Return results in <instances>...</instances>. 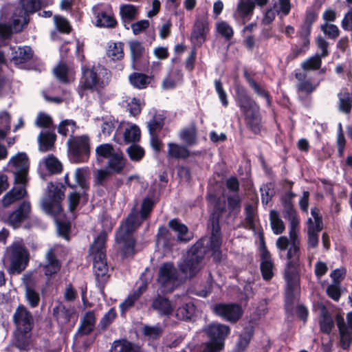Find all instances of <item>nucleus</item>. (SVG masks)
I'll return each mask as SVG.
<instances>
[{
	"instance_id": "41",
	"label": "nucleus",
	"mask_w": 352,
	"mask_h": 352,
	"mask_svg": "<svg viewBox=\"0 0 352 352\" xmlns=\"http://www.w3.org/2000/svg\"><path fill=\"white\" fill-rule=\"evenodd\" d=\"M182 79V74L179 71H175L169 74L162 82V87L164 89H170L176 87L177 82Z\"/></svg>"
},
{
	"instance_id": "52",
	"label": "nucleus",
	"mask_w": 352,
	"mask_h": 352,
	"mask_svg": "<svg viewBox=\"0 0 352 352\" xmlns=\"http://www.w3.org/2000/svg\"><path fill=\"white\" fill-rule=\"evenodd\" d=\"M25 299L28 302L31 307H36L40 302V295L35 289L30 286H27L25 289Z\"/></svg>"
},
{
	"instance_id": "12",
	"label": "nucleus",
	"mask_w": 352,
	"mask_h": 352,
	"mask_svg": "<svg viewBox=\"0 0 352 352\" xmlns=\"http://www.w3.org/2000/svg\"><path fill=\"white\" fill-rule=\"evenodd\" d=\"M220 214L214 212L210 217L209 223L211 226V237L210 239V247L212 252L214 259L216 261H220L221 252L220 248L221 245V238L220 235L219 227Z\"/></svg>"
},
{
	"instance_id": "14",
	"label": "nucleus",
	"mask_w": 352,
	"mask_h": 352,
	"mask_svg": "<svg viewBox=\"0 0 352 352\" xmlns=\"http://www.w3.org/2000/svg\"><path fill=\"white\" fill-rule=\"evenodd\" d=\"M212 310L216 315L231 322H237L243 314L241 307L234 303H219Z\"/></svg>"
},
{
	"instance_id": "54",
	"label": "nucleus",
	"mask_w": 352,
	"mask_h": 352,
	"mask_svg": "<svg viewBox=\"0 0 352 352\" xmlns=\"http://www.w3.org/2000/svg\"><path fill=\"white\" fill-rule=\"evenodd\" d=\"M163 329L160 326L145 325L142 328V333L150 339H157L162 333Z\"/></svg>"
},
{
	"instance_id": "59",
	"label": "nucleus",
	"mask_w": 352,
	"mask_h": 352,
	"mask_svg": "<svg viewBox=\"0 0 352 352\" xmlns=\"http://www.w3.org/2000/svg\"><path fill=\"white\" fill-rule=\"evenodd\" d=\"M129 47L132 59L133 61H135L142 56L144 51V48L142 43L137 41H131L129 43Z\"/></svg>"
},
{
	"instance_id": "62",
	"label": "nucleus",
	"mask_w": 352,
	"mask_h": 352,
	"mask_svg": "<svg viewBox=\"0 0 352 352\" xmlns=\"http://www.w3.org/2000/svg\"><path fill=\"white\" fill-rule=\"evenodd\" d=\"M54 22L57 29L62 32L69 33L72 28L69 21L64 17L60 16H54Z\"/></svg>"
},
{
	"instance_id": "29",
	"label": "nucleus",
	"mask_w": 352,
	"mask_h": 352,
	"mask_svg": "<svg viewBox=\"0 0 352 352\" xmlns=\"http://www.w3.org/2000/svg\"><path fill=\"white\" fill-rule=\"evenodd\" d=\"M32 56L33 52L30 47H19L13 52L12 60L15 65H20L29 61Z\"/></svg>"
},
{
	"instance_id": "42",
	"label": "nucleus",
	"mask_w": 352,
	"mask_h": 352,
	"mask_svg": "<svg viewBox=\"0 0 352 352\" xmlns=\"http://www.w3.org/2000/svg\"><path fill=\"white\" fill-rule=\"evenodd\" d=\"M20 4L21 9L25 14L30 15L34 13L41 8V3L40 0H21Z\"/></svg>"
},
{
	"instance_id": "24",
	"label": "nucleus",
	"mask_w": 352,
	"mask_h": 352,
	"mask_svg": "<svg viewBox=\"0 0 352 352\" xmlns=\"http://www.w3.org/2000/svg\"><path fill=\"white\" fill-rule=\"evenodd\" d=\"M30 17L25 14L23 10H16L13 15L10 27L14 33L21 32L23 28L28 24Z\"/></svg>"
},
{
	"instance_id": "44",
	"label": "nucleus",
	"mask_w": 352,
	"mask_h": 352,
	"mask_svg": "<svg viewBox=\"0 0 352 352\" xmlns=\"http://www.w3.org/2000/svg\"><path fill=\"white\" fill-rule=\"evenodd\" d=\"M120 15L124 21H133L137 17L138 9L133 5H122L120 7Z\"/></svg>"
},
{
	"instance_id": "27",
	"label": "nucleus",
	"mask_w": 352,
	"mask_h": 352,
	"mask_svg": "<svg viewBox=\"0 0 352 352\" xmlns=\"http://www.w3.org/2000/svg\"><path fill=\"white\" fill-rule=\"evenodd\" d=\"M167 155L170 158L186 159L190 155V151L186 146L179 145L176 143L170 142L168 144Z\"/></svg>"
},
{
	"instance_id": "37",
	"label": "nucleus",
	"mask_w": 352,
	"mask_h": 352,
	"mask_svg": "<svg viewBox=\"0 0 352 352\" xmlns=\"http://www.w3.org/2000/svg\"><path fill=\"white\" fill-rule=\"evenodd\" d=\"M56 140V135L52 133H42L38 136L40 149L42 151H47L54 146Z\"/></svg>"
},
{
	"instance_id": "5",
	"label": "nucleus",
	"mask_w": 352,
	"mask_h": 352,
	"mask_svg": "<svg viewBox=\"0 0 352 352\" xmlns=\"http://www.w3.org/2000/svg\"><path fill=\"white\" fill-rule=\"evenodd\" d=\"M65 188L60 184H47V190L41 199V208L48 214L56 216L62 211L61 201L65 197Z\"/></svg>"
},
{
	"instance_id": "25",
	"label": "nucleus",
	"mask_w": 352,
	"mask_h": 352,
	"mask_svg": "<svg viewBox=\"0 0 352 352\" xmlns=\"http://www.w3.org/2000/svg\"><path fill=\"white\" fill-rule=\"evenodd\" d=\"M94 268L96 279L100 284H104L108 279L107 272L108 267L105 258L100 259L99 258L94 257Z\"/></svg>"
},
{
	"instance_id": "19",
	"label": "nucleus",
	"mask_w": 352,
	"mask_h": 352,
	"mask_svg": "<svg viewBox=\"0 0 352 352\" xmlns=\"http://www.w3.org/2000/svg\"><path fill=\"white\" fill-rule=\"evenodd\" d=\"M283 217L289 222V237L294 239L298 236L299 219L293 205L283 206Z\"/></svg>"
},
{
	"instance_id": "23",
	"label": "nucleus",
	"mask_w": 352,
	"mask_h": 352,
	"mask_svg": "<svg viewBox=\"0 0 352 352\" xmlns=\"http://www.w3.org/2000/svg\"><path fill=\"white\" fill-rule=\"evenodd\" d=\"M107 239V233L102 232L98 237L94 240L93 244L90 247L89 252L93 258L96 257L100 259L105 258V242Z\"/></svg>"
},
{
	"instance_id": "45",
	"label": "nucleus",
	"mask_w": 352,
	"mask_h": 352,
	"mask_svg": "<svg viewBox=\"0 0 352 352\" xmlns=\"http://www.w3.org/2000/svg\"><path fill=\"white\" fill-rule=\"evenodd\" d=\"M31 331H20L16 329L14 331V338L16 340V345L20 349H26L30 343V336L28 333Z\"/></svg>"
},
{
	"instance_id": "31",
	"label": "nucleus",
	"mask_w": 352,
	"mask_h": 352,
	"mask_svg": "<svg viewBox=\"0 0 352 352\" xmlns=\"http://www.w3.org/2000/svg\"><path fill=\"white\" fill-rule=\"evenodd\" d=\"M96 317L93 311H88L84 316L80 326L78 328V333L80 336L90 333L95 327Z\"/></svg>"
},
{
	"instance_id": "39",
	"label": "nucleus",
	"mask_w": 352,
	"mask_h": 352,
	"mask_svg": "<svg viewBox=\"0 0 352 352\" xmlns=\"http://www.w3.org/2000/svg\"><path fill=\"white\" fill-rule=\"evenodd\" d=\"M254 3L250 0L241 1L236 8V13L241 18H245L251 15L254 9Z\"/></svg>"
},
{
	"instance_id": "32",
	"label": "nucleus",
	"mask_w": 352,
	"mask_h": 352,
	"mask_svg": "<svg viewBox=\"0 0 352 352\" xmlns=\"http://www.w3.org/2000/svg\"><path fill=\"white\" fill-rule=\"evenodd\" d=\"M73 311L66 308L62 303H58L53 309L54 316L61 324L67 323L70 320Z\"/></svg>"
},
{
	"instance_id": "17",
	"label": "nucleus",
	"mask_w": 352,
	"mask_h": 352,
	"mask_svg": "<svg viewBox=\"0 0 352 352\" xmlns=\"http://www.w3.org/2000/svg\"><path fill=\"white\" fill-rule=\"evenodd\" d=\"M13 322L16 329L20 331H31L34 324L32 314L23 305H19L16 309L13 315Z\"/></svg>"
},
{
	"instance_id": "36",
	"label": "nucleus",
	"mask_w": 352,
	"mask_h": 352,
	"mask_svg": "<svg viewBox=\"0 0 352 352\" xmlns=\"http://www.w3.org/2000/svg\"><path fill=\"white\" fill-rule=\"evenodd\" d=\"M96 25L107 28H113L117 25L115 18L105 12H100L96 16Z\"/></svg>"
},
{
	"instance_id": "50",
	"label": "nucleus",
	"mask_w": 352,
	"mask_h": 352,
	"mask_svg": "<svg viewBox=\"0 0 352 352\" xmlns=\"http://www.w3.org/2000/svg\"><path fill=\"white\" fill-rule=\"evenodd\" d=\"M45 165L46 168L52 174H57L62 171V164L53 155H49L45 160Z\"/></svg>"
},
{
	"instance_id": "7",
	"label": "nucleus",
	"mask_w": 352,
	"mask_h": 352,
	"mask_svg": "<svg viewBox=\"0 0 352 352\" xmlns=\"http://www.w3.org/2000/svg\"><path fill=\"white\" fill-rule=\"evenodd\" d=\"M6 256L10 261V270L12 273H21L29 261V253L22 241L14 242L8 247Z\"/></svg>"
},
{
	"instance_id": "33",
	"label": "nucleus",
	"mask_w": 352,
	"mask_h": 352,
	"mask_svg": "<svg viewBox=\"0 0 352 352\" xmlns=\"http://www.w3.org/2000/svg\"><path fill=\"white\" fill-rule=\"evenodd\" d=\"M195 313V307L192 302L184 303L176 310V316L182 320H190Z\"/></svg>"
},
{
	"instance_id": "47",
	"label": "nucleus",
	"mask_w": 352,
	"mask_h": 352,
	"mask_svg": "<svg viewBox=\"0 0 352 352\" xmlns=\"http://www.w3.org/2000/svg\"><path fill=\"white\" fill-rule=\"evenodd\" d=\"M270 219L273 232L276 234H281L285 230V225L280 219L278 212L275 210H272L270 214Z\"/></svg>"
},
{
	"instance_id": "40",
	"label": "nucleus",
	"mask_w": 352,
	"mask_h": 352,
	"mask_svg": "<svg viewBox=\"0 0 352 352\" xmlns=\"http://www.w3.org/2000/svg\"><path fill=\"white\" fill-rule=\"evenodd\" d=\"M145 288L146 287H140L126 298V299L120 305V308L123 312L133 305L135 302L142 296Z\"/></svg>"
},
{
	"instance_id": "9",
	"label": "nucleus",
	"mask_w": 352,
	"mask_h": 352,
	"mask_svg": "<svg viewBox=\"0 0 352 352\" xmlns=\"http://www.w3.org/2000/svg\"><path fill=\"white\" fill-rule=\"evenodd\" d=\"M14 169V182L27 183L30 162L25 153L20 152L12 156L8 164Z\"/></svg>"
},
{
	"instance_id": "57",
	"label": "nucleus",
	"mask_w": 352,
	"mask_h": 352,
	"mask_svg": "<svg viewBox=\"0 0 352 352\" xmlns=\"http://www.w3.org/2000/svg\"><path fill=\"white\" fill-rule=\"evenodd\" d=\"M126 153H128L130 159L133 161H140L144 155V149L136 144L130 146L126 149Z\"/></svg>"
},
{
	"instance_id": "6",
	"label": "nucleus",
	"mask_w": 352,
	"mask_h": 352,
	"mask_svg": "<svg viewBox=\"0 0 352 352\" xmlns=\"http://www.w3.org/2000/svg\"><path fill=\"white\" fill-rule=\"evenodd\" d=\"M96 158L98 161L107 159V166L113 173H120L125 166L126 160L123 153L116 150L111 144H102L96 148Z\"/></svg>"
},
{
	"instance_id": "21",
	"label": "nucleus",
	"mask_w": 352,
	"mask_h": 352,
	"mask_svg": "<svg viewBox=\"0 0 352 352\" xmlns=\"http://www.w3.org/2000/svg\"><path fill=\"white\" fill-rule=\"evenodd\" d=\"M274 264L271 258L269 251L265 248H263L261 253V271L263 278L266 280H270L273 276V270Z\"/></svg>"
},
{
	"instance_id": "18",
	"label": "nucleus",
	"mask_w": 352,
	"mask_h": 352,
	"mask_svg": "<svg viewBox=\"0 0 352 352\" xmlns=\"http://www.w3.org/2000/svg\"><path fill=\"white\" fill-rule=\"evenodd\" d=\"M26 184L14 182L13 188L6 192L2 198V206L3 208H8L16 201L23 199L27 195Z\"/></svg>"
},
{
	"instance_id": "51",
	"label": "nucleus",
	"mask_w": 352,
	"mask_h": 352,
	"mask_svg": "<svg viewBox=\"0 0 352 352\" xmlns=\"http://www.w3.org/2000/svg\"><path fill=\"white\" fill-rule=\"evenodd\" d=\"M164 126V118L161 115H154L153 118L148 122V128L150 135H157Z\"/></svg>"
},
{
	"instance_id": "34",
	"label": "nucleus",
	"mask_w": 352,
	"mask_h": 352,
	"mask_svg": "<svg viewBox=\"0 0 352 352\" xmlns=\"http://www.w3.org/2000/svg\"><path fill=\"white\" fill-rule=\"evenodd\" d=\"M168 226L175 232H177V238L182 241H188L190 238L186 236L188 234V228L177 219H172L168 223Z\"/></svg>"
},
{
	"instance_id": "63",
	"label": "nucleus",
	"mask_w": 352,
	"mask_h": 352,
	"mask_svg": "<svg viewBox=\"0 0 352 352\" xmlns=\"http://www.w3.org/2000/svg\"><path fill=\"white\" fill-rule=\"evenodd\" d=\"M111 172L110 168L109 169H99L95 171V182L98 185H103L104 182L111 176Z\"/></svg>"
},
{
	"instance_id": "58",
	"label": "nucleus",
	"mask_w": 352,
	"mask_h": 352,
	"mask_svg": "<svg viewBox=\"0 0 352 352\" xmlns=\"http://www.w3.org/2000/svg\"><path fill=\"white\" fill-rule=\"evenodd\" d=\"M320 29L325 35L332 39L337 38L340 34V30L338 28L333 24L325 23L321 25Z\"/></svg>"
},
{
	"instance_id": "16",
	"label": "nucleus",
	"mask_w": 352,
	"mask_h": 352,
	"mask_svg": "<svg viewBox=\"0 0 352 352\" xmlns=\"http://www.w3.org/2000/svg\"><path fill=\"white\" fill-rule=\"evenodd\" d=\"M31 213V205L29 201H23L17 208L10 212L6 217L5 222L17 228L21 223L30 217Z\"/></svg>"
},
{
	"instance_id": "11",
	"label": "nucleus",
	"mask_w": 352,
	"mask_h": 352,
	"mask_svg": "<svg viewBox=\"0 0 352 352\" xmlns=\"http://www.w3.org/2000/svg\"><path fill=\"white\" fill-rule=\"evenodd\" d=\"M69 149L76 162L87 159L90 148L89 139L86 135L72 137L68 141Z\"/></svg>"
},
{
	"instance_id": "61",
	"label": "nucleus",
	"mask_w": 352,
	"mask_h": 352,
	"mask_svg": "<svg viewBox=\"0 0 352 352\" xmlns=\"http://www.w3.org/2000/svg\"><path fill=\"white\" fill-rule=\"evenodd\" d=\"M247 80L252 87V88L254 90V91L259 96H263L266 98L268 104H270V99L269 96V94L261 87L255 80H254L250 76L247 75Z\"/></svg>"
},
{
	"instance_id": "13",
	"label": "nucleus",
	"mask_w": 352,
	"mask_h": 352,
	"mask_svg": "<svg viewBox=\"0 0 352 352\" xmlns=\"http://www.w3.org/2000/svg\"><path fill=\"white\" fill-rule=\"evenodd\" d=\"M347 323L344 318L338 314L336 318L340 333V346L343 350H348L352 343V312L346 316Z\"/></svg>"
},
{
	"instance_id": "49",
	"label": "nucleus",
	"mask_w": 352,
	"mask_h": 352,
	"mask_svg": "<svg viewBox=\"0 0 352 352\" xmlns=\"http://www.w3.org/2000/svg\"><path fill=\"white\" fill-rule=\"evenodd\" d=\"M107 56L112 60H120L124 56L123 43H113L109 45Z\"/></svg>"
},
{
	"instance_id": "53",
	"label": "nucleus",
	"mask_w": 352,
	"mask_h": 352,
	"mask_svg": "<svg viewBox=\"0 0 352 352\" xmlns=\"http://www.w3.org/2000/svg\"><path fill=\"white\" fill-rule=\"evenodd\" d=\"M321 56H320L318 54H316L315 56L309 58L305 62L302 63V68L305 71L307 70H315L318 69L320 67L321 65Z\"/></svg>"
},
{
	"instance_id": "28",
	"label": "nucleus",
	"mask_w": 352,
	"mask_h": 352,
	"mask_svg": "<svg viewBox=\"0 0 352 352\" xmlns=\"http://www.w3.org/2000/svg\"><path fill=\"white\" fill-rule=\"evenodd\" d=\"M151 306L162 316H170L173 311L171 302L167 298L160 296L153 300Z\"/></svg>"
},
{
	"instance_id": "2",
	"label": "nucleus",
	"mask_w": 352,
	"mask_h": 352,
	"mask_svg": "<svg viewBox=\"0 0 352 352\" xmlns=\"http://www.w3.org/2000/svg\"><path fill=\"white\" fill-rule=\"evenodd\" d=\"M205 239L198 241L186 253L183 260L178 264L182 278L192 279L202 269L203 260L205 257L207 247Z\"/></svg>"
},
{
	"instance_id": "60",
	"label": "nucleus",
	"mask_w": 352,
	"mask_h": 352,
	"mask_svg": "<svg viewBox=\"0 0 352 352\" xmlns=\"http://www.w3.org/2000/svg\"><path fill=\"white\" fill-rule=\"evenodd\" d=\"M252 336V329H246L245 331L240 336V339L237 343L239 351H243L249 344L250 340Z\"/></svg>"
},
{
	"instance_id": "15",
	"label": "nucleus",
	"mask_w": 352,
	"mask_h": 352,
	"mask_svg": "<svg viewBox=\"0 0 352 352\" xmlns=\"http://www.w3.org/2000/svg\"><path fill=\"white\" fill-rule=\"evenodd\" d=\"M107 82L100 80L98 77L96 72L94 69L86 68L82 70V76L80 80V95L81 91L85 90H98L104 88Z\"/></svg>"
},
{
	"instance_id": "20",
	"label": "nucleus",
	"mask_w": 352,
	"mask_h": 352,
	"mask_svg": "<svg viewBox=\"0 0 352 352\" xmlns=\"http://www.w3.org/2000/svg\"><path fill=\"white\" fill-rule=\"evenodd\" d=\"M61 267V263L56 258L54 249H50L45 255V262L43 264L45 274L47 276H52L57 274Z\"/></svg>"
},
{
	"instance_id": "26",
	"label": "nucleus",
	"mask_w": 352,
	"mask_h": 352,
	"mask_svg": "<svg viewBox=\"0 0 352 352\" xmlns=\"http://www.w3.org/2000/svg\"><path fill=\"white\" fill-rule=\"evenodd\" d=\"M179 137L186 146L195 145L197 140V129L196 124L192 123L189 126L184 128L180 131Z\"/></svg>"
},
{
	"instance_id": "4",
	"label": "nucleus",
	"mask_w": 352,
	"mask_h": 352,
	"mask_svg": "<svg viewBox=\"0 0 352 352\" xmlns=\"http://www.w3.org/2000/svg\"><path fill=\"white\" fill-rule=\"evenodd\" d=\"M239 105L244 114L245 122L250 129L258 133L261 130V116L259 107L243 88L238 87L236 90Z\"/></svg>"
},
{
	"instance_id": "22",
	"label": "nucleus",
	"mask_w": 352,
	"mask_h": 352,
	"mask_svg": "<svg viewBox=\"0 0 352 352\" xmlns=\"http://www.w3.org/2000/svg\"><path fill=\"white\" fill-rule=\"evenodd\" d=\"M208 30V23L206 20H196L191 34V41L196 45H201L206 40V35Z\"/></svg>"
},
{
	"instance_id": "64",
	"label": "nucleus",
	"mask_w": 352,
	"mask_h": 352,
	"mask_svg": "<svg viewBox=\"0 0 352 352\" xmlns=\"http://www.w3.org/2000/svg\"><path fill=\"white\" fill-rule=\"evenodd\" d=\"M76 128L75 122L72 120H64L63 121L58 129V131L59 133L62 134L64 136H66L69 131L74 132Z\"/></svg>"
},
{
	"instance_id": "55",
	"label": "nucleus",
	"mask_w": 352,
	"mask_h": 352,
	"mask_svg": "<svg viewBox=\"0 0 352 352\" xmlns=\"http://www.w3.org/2000/svg\"><path fill=\"white\" fill-rule=\"evenodd\" d=\"M217 31L228 41L230 40L234 34L231 26L225 21H221L217 24Z\"/></svg>"
},
{
	"instance_id": "43",
	"label": "nucleus",
	"mask_w": 352,
	"mask_h": 352,
	"mask_svg": "<svg viewBox=\"0 0 352 352\" xmlns=\"http://www.w3.org/2000/svg\"><path fill=\"white\" fill-rule=\"evenodd\" d=\"M123 136L126 143L138 142L140 139V130L137 125L132 124L125 129Z\"/></svg>"
},
{
	"instance_id": "46",
	"label": "nucleus",
	"mask_w": 352,
	"mask_h": 352,
	"mask_svg": "<svg viewBox=\"0 0 352 352\" xmlns=\"http://www.w3.org/2000/svg\"><path fill=\"white\" fill-rule=\"evenodd\" d=\"M245 228L254 230L256 221V207L252 204H247L245 208Z\"/></svg>"
},
{
	"instance_id": "3",
	"label": "nucleus",
	"mask_w": 352,
	"mask_h": 352,
	"mask_svg": "<svg viewBox=\"0 0 352 352\" xmlns=\"http://www.w3.org/2000/svg\"><path fill=\"white\" fill-rule=\"evenodd\" d=\"M292 245L287 252L288 263L285 272V278L287 281L286 300L292 303L298 293V281L296 273V265H298L300 258V247L298 236L290 239Z\"/></svg>"
},
{
	"instance_id": "1",
	"label": "nucleus",
	"mask_w": 352,
	"mask_h": 352,
	"mask_svg": "<svg viewBox=\"0 0 352 352\" xmlns=\"http://www.w3.org/2000/svg\"><path fill=\"white\" fill-rule=\"evenodd\" d=\"M154 202L150 198L144 199L140 216L137 210H133L129 215L125 222L120 226L116 240L118 243H122V252L125 256L134 254L135 240L130 236V234L138 228L142 220L146 219L151 212Z\"/></svg>"
},
{
	"instance_id": "10",
	"label": "nucleus",
	"mask_w": 352,
	"mask_h": 352,
	"mask_svg": "<svg viewBox=\"0 0 352 352\" xmlns=\"http://www.w3.org/2000/svg\"><path fill=\"white\" fill-rule=\"evenodd\" d=\"M204 331L210 338V343L217 345L218 349H223L224 341L229 335L230 329L226 324L212 322L204 328Z\"/></svg>"
},
{
	"instance_id": "48",
	"label": "nucleus",
	"mask_w": 352,
	"mask_h": 352,
	"mask_svg": "<svg viewBox=\"0 0 352 352\" xmlns=\"http://www.w3.org/2000/svg\"><path fill=\"white\" fill-rule=\"evenodd\" d=\"M86 171L82 168H78L74 173L76 184H72L68 180V174L65 176V183L72 188H74L76 185L80 186L82 188H86L87 187L85 179Z\"/></svg>"
},
{
	"instance_id": "8",
	"label": "nucleus",
	"mask_w": 352,
	"mask_h": 352,
	"mask_svg": "<svg viewBox=\"0 0 352 352\" xmlns=\"http://www.w3.org/2000/svg\"><path fill=\"white\" fill-rule=\"evenodd\" d=\"M157 282L160 284L162 292H171L182 282L177 268L173 263H163L158 272Z\"/></svg>"
},
{
	"instance_id": "35",
	"label": "nucleus",
	"mask_w": 352,
	"mask_h": 352,
	"mask_svg": "<svg viewBox=\"0 0 352 352\" xmlns=\"http://www.w3.org/2000/svg\"><path fill=\"white\" fill-rule=\"evenodd\" d=\"M129 80L135 87L144 89L151 82V77L144 74L135 72L130 75Z\"/></svg>"
},
{
	"instance_id": "30",
	"label": "nucleus",
	"mask_w": 352,
	"mask_h": 352,
	"mask_svg": "<svg viewBox=\"0 0 352 352\" xmlns=\"http://www.w3.org/2000/svg\"><path fill=\"white\" fill-rule=\"evenodd\" d=\"M110 352H142V351L138 346L133 345L125 339H121L113 342Z\"/></svg>"
},
{
	"instance_id": "56",
	"label": "nucleus",
	"mask_w": 352,
	"mask_h": 352,
	"mask_svg": "<svg viewBox=\"0 0 352 352\" xmlns=\"http://www.w3.org/2000/svg\"><path fill=\"white\" fill-rule=\"evenodd\" d=\"M333 326L334 323L331 317L327 313L323 314L320 320L321 331L324 333L329 334L331 333Z\"/></svg>"
},
{
	"instance_id": "38",
	"label": "nucleus",
	"mask_w": 352,
	"mask_h": 352,
	"mask_svg": "<svg viewBox=\"0 0 352 352\" xmlns=\"http://www.w3.org/2000/svg\"><path fill=\"white\" fill-rule=\"evenodd\" d=\"M339 98V109L344 113H349L352 108V94L344 91L338 94Z\"/></svg>"
}]
</instances>
